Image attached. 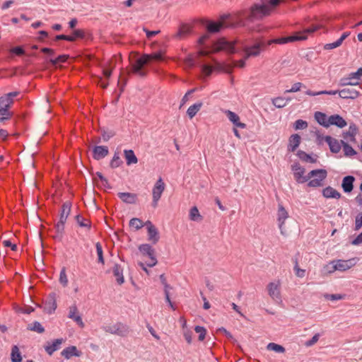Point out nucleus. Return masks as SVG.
Masks as SVG:
<instances>
[{
  "label": "nucleus",
  "mask_w": 362,
  "mask_h": 362,
  "mask_svg": "<svg viewBox=\"0 0 362 362\" xmlns=\"http://www.w3.org/2000/svg\"><path fill=\"white\" fill-rule=\"evenodd\" d=\"M267 42L264 40H257L252 45H241L238 47L235 42H230L225 39H220L217 42V49L223 50L228 54L238 53L241 50L245 52V59L251 57H257L261 52L267 47Z\"/></svg>",
  "instance_id": "nucleus-1"
},
{
  "label": "nucleus",
  "mask_w": 362,
  "mask_h": 362,
  "mask_svg": "<svg viewBox=\"0 0 362 362\" xmlns=\"http://www.w3.org/2000/svg\"><path fill=\"white\" fill-rule=\"evenodd\" d=\"M261 3L255 4L250 8L247 19L250 21L255 20H262L266 16L270 15L272 10L274 7L270 6L267 1L261 0Z\"/></svg>",
  "instance_id": "nucleus-2"
},
{
  "label": "nucleus",
  "mask_w": 362,
  "mask_h": 362,
  "mask_svg": "<svg viewBox=\"0 0 362 362\" xmlns=\"http://www.w3.org/2000/svg\"><path fill=\"white\" fill-rule=\"evenodd\" d=\"M356 264L355 259H350L347 260L338 259L332 261L326 266L329 273L334 272V271L344 272L354 267Z\"/></svg>",
  "instance_id": "nucleus-3"
},
{
  "label": "nucleus",
  "mask_w": 362,
  "mask_h": 362,
  "mask_svg": "<svg viewBox=\"0 0 362 362\" xmlns=\"http://www.w3.org/2000/svg\"><path fill=\"white\" fill-rule=\"evenodd\" d=\"M149 62L150 55L148 54L142 55L136 59L134 64L132 65V71L141 77H145L147 74V71L144 69V66Z\"/></svg>",
  "instance_id": "nucleus-4"
},
{
  "label": "nucleus",
  "mask_w": 362,
  "mask_h": 362,
  "mask_svg": "<svg viewBox=\"0 0 362 362\" xmlns=\"http://www.w3.org/2000/svg\"><path fill=\"white\" fill-rule=\"evenodd\" d=\"M138 249L142 255L148 257L149 260L146 262L147 267H153L157 264L158 261L156 257L155 250L150 244H141Z\"/></svg>",
  "instance_id": "nucleus-5"
},
{
  "label": "nucleus",
  "mask_w": 362,
  "mask_h": 362,
  "mask_svg": "<svg viewBox=\"0 0 362 362\" xmlns=\"http://www.w3.org/2000/svg\"><path fill=\"white\" fill-rule=\"evenodd\" d=\"M230 15L223 14L222 16H221V23H217L214 21H207L206 24L207 31L209 33H217L220 32L221 28L223 27L232 26V24L226 22V21L228 19Z\"/></svg>",
  "instance_id": "nucleus-6"
},
{
  "label": "nucleus",
  "mask_w": 362,
  "mask_h": 362,
  "mask_svg": "<svg viewBox=\"0 0 362 362\" xmlns=\"http://www.w3.org/2000/svg\"><path fill=\"white\" fill-rule=\"evenodd\" d=\"M106 332L117 334L120 337L126 336L129 332V327L121 322H117L114 325H108L103 327Z\"/></svg>",
  "instance_id": "nucleus-7"
},
{
  "label": "nucleus",
  "mask_w": 362,
  "mask_h": 362,
  "mask_svg": "<svg viewBox=\"0 0 362 362\" xmlns=\"http://www.w3.org/2000/svg\"><path fill=\"white\" fill-rule=\"evenodd\" d=\"M45 314L52 315L57 308L56 293L52 292L40 306Z\"/></svg>",
  "instance_id": "nucleus-8"
},
{
  "label": "nucleus",
  "mask_w": 362,
  "mask_h": 362,
  "mask_svg": "<svg viewBox=\"0 0 362 362\" xmlns=\"http://www.w3.org/2000/svg\"><path fill=\"white\" fill-rule=\"evenodd\" d=\"M306 40V37H305V36L299 37L297 35H295V33H294L291 36L281 37H278V38H275L272 40H269L267 42V45H268V46L273 43L284 45V44H286L288 42H296V41H303V40Z\"/></svg>",
  "instance_id": "nucleus-9"
},
{
  "label": "nucleus",
  "mask_w": 362,
  "mask_h": 362,
  "mask_svg": "<svg viewBox=\"0 0 362 362\" xmlns=\"http://www.w3.org/2000/svg\"><path fill=\"white\" fill-rule=\"evenodd\" d=\"M145 226H146L148 232V240L151 242L152 244H156L160 239L158 229L150 221H147Z\"/></svg>",
  "instance_id": "nucleus-10"
},
{
  "label": "nucleus",
  "mask_w": 362,
  "mask_h": 362,
  "mask_svg": "<svg viewBox=\"0 0 362 362\" xmlns=\"http://www.w3.org/2000/svg\"><path fill=\"white\" fill-rule=\"evenodd\" d=\"M269 296L276 302L281 301L279 283L271 282L267 285Z\"/></svg>",
  "instance_id": "nucleus-11"
},
{
  "label": "nucleus",
  "mask_w": 362,
  "mask_h": 362,
  "mask_svg": "<svg viewBox=\"0 0 362 362\" xmlns=\"http://www.w3.org/2000/svg\"><path fill=\"white\" fill-rule=\"evenodd\" d=\"M109 153V150L106 146H95L93 148V158L99 160L104 158Z\"/></svg>",
  "instance_id": "nucleus-12"
},
{
  "label": "nucleus",
  "mask_w": 362,
  "mask_h": 362,
  "mask_svg": "<svg viewBox=\"0 0 362 362\" xmlns=\"http://www.w3.org/2000/svg\"><path fill=\"white\" fill-rule=\"evenodd\" d=\"M71 206L72 204L70 202H65L63 203L60 210L59 221L66 222V220L71 213Z\"/></svg>",
  "instance_id": "nucleus-13"
},
{
  "label": "nucleus",
  "mask_w": 362,
  "mask_h": 362,
  "mask_svg": "<svg viewBox=\"0 0 362 362\" xmlns=\"http://www.w3.org/2000/svg\"><path fill=\"white\" fill-rule=\"evenodd\" d=\"M356 179L353 175L345 176L341 182V187L345 193H350L354 189V182Z\"/></svg>",
  "instance_id": "nucleus-14"
},
{
  "label": "nucleus",
  "mask_w": 362,
  "mask_h": 362,
  "mask_svg": "<svg viewBox=\"0 0 362 362\" xmlns=\"http://www.w3.org/2000/svg\"><path fill=\"white\" fill-rule=\"evenodd\" d=\"M277 216L279 229L281 230V234H284L283 225L285 220L288 217V214L282 204H279Z\"/></svg>",
  "instance_id": "nucleus-15"
},
{
  "label": "nucleus",
  "mask_w": 362,
  "mask_h": 362,
  "mask_svg": "<svg viewBox=\"0 0 362 362\" xmlns=\"http://www.w3.org/2000/svg\"><path fill=\"white\" fill-rule=\"evenodd\" d=\"M325 141L329 145L330 151L332 153H337L340 151L341 144L337 139L332 137L331 136H325Z\"/></svg>",
  "instance_id": "nucleus-16"
},
{
  "label": "nucleus",
  "mask_w": 362,
  "mask_h": 362,
  "mask_svg": "<svg viewBox=\"0 0 362 362\" xmlns=\"http://www.w3.org/2000/svg\"><path fill=\"white\" fill-rule=\"evenodd\" d=\"M360 95L359 91L354 88H344L339 92V95L343 99H355Z\"/></svg>",
  "instance_id": "nucleus-17"
},
{
  "label": "nucleus",
  "mask_w": 362,
  "mask_h": 362,
  "mask_svg": "<svg viewBox=\"0 0 362 362\" xmlns=\"http://www.w3.org/2000/svg\"><path fill=\"white\" fill-rule=\"evenodd\" d=\"M226 115L228 117V119L236 127L241 129L246 128V124L245 123H243L240 122V117L235 113L234 112H232L230 110H226Z\"/></svg>",
  "instance_id": "nucleus-18"
},
{
  "label": "nucleus",
  "mask_w": 362,
  "mask_h": 362,
  "mask_svg": "<svg viewBox=\"0 0 362 362\" xmlns=\"http://www.w3.org/2000/svg\"><path fill=\"white\" fill-rule=\"evenodd\" d=\"M322 196L326 199H337L341 198V194L334 188L331 186L326 187L322 191Z\"/></svg>",
  "instance_id": "nucleus-19"
},
{
  "label": "nucleus",
  "mask_w": 362,
  "mask_h": 362,
  "mask_svg": "<svg viewBox=\"0 0 362 362\" xmlns=\"http://www.w3.org/2000/svg\"><path fill=\"white\" fill-rule=\"evenodd\" d=\"M117 196L123 202L129 204H135L137 200V194L134 193L119 192Z\"/></svg>",
  "instance_id": "nucleus-20"
},
{
  "label": "nucleus",
  "mask_w": 362,
  "mask_h": 362,
  "mask_svg": "<svg viewBox=\"0 0 362 362\" xmlns=\"http://www.w3.org/2000/svg\"><path fill=\"white\" fill-rule=\"evenodd\" d=\"M301 138L298 134H292L288 139V151L294 152L300 144Z\"/></svg>",
  "instance_id": "nucleus-21"
},
{
  "label": "nucleus",
  "mask_w": 362,
  "mask_h": 362,
  "mask_svg": "<svg viewBox=\"0 0 362 362\" xmlns=\"http://www.w3.org/2000/svg\"><path fill=\"white\" fill-rule=\"evenodd\" d=\"M165 189V183L161 177L156 182L152 190L153 197L160 199L161 195Z\"/></svg>",
  "instance_id": "nucleus-22"
},
{
  "label": "nucleus",
  "mask_w": 362,
  "mask_h": 362,
  "mask_svg": "<svg viewBox=\"0 0 362 362\" xmlns=\"http://www.w3.org/2000/svg\"><path fill=\"white\" fill-rule=\"evenodd\" d=\"M291 170L293 171V176L298 183H300L302 177L305 172V169L300 166L298 163H295L291 165Z\"/></svg>",
  "instance_id": "nucleus-23"
},
{
  "label": "nucleus",
  "mask_w": 362,
  "mask_h": 362,
  "mask_svg": "<svg viewBox=\"0 0 362 362\" xmlns=\"http://www.w3.org/2000/svg\"><path fill=\"white\" fill-rule=\"evenodd\" d=\"M65 222L58 221L54 225V228L56 231V234L52 236L53 239L61 242L64 238V229H65Z\"/></svg>",
  "instance_id": "nucleus-24"
},
{
  "label": "nucleus",
  "mask_w": 362,
  "mask_h": 362,
  "mask_svg": "<svg viewBox=\"0 0 362 362\" xmlns=\"http://www.w3.org/2000/svg\"><path fill=\"white\" fill-rule=\"evenodd\" d=\"M112 273L116 278V281L119 285H122L124 282L123 276V268L117 263H115L112 268Z\"/></svg>",
  "instance_id": "nucleus-25"
},
{
  "label": "nucleus",
  "mask_w": 362,
  "mask_h": 362,
  "mask_svg": "<svg viewBox=\"0 0 362 362\" xmlns=\"http://www.w3.org/2000/svg\"><path fill=\"white\" fill-rule=\"evenodd\" d=\"M334 125L343 128L347 125L346 120L339 115H332L329 117V126Z\"/></svg>",
  "instance_id": "nucleus-26"
},
{
  "label": "nucleus",
  "mask_w": 362,
  "mask_h": 362,
  "mask_svg": "<svg viewBox=\"0 0 362 362\" xmlns=\"http://www.w3.org/2000/svg\"><path fill=\"white\" fill-rule=\"evenodd\" d=\"M316 121L324 127H329V117H327V115L322 112H315L314 115Z\"/></svg>",
  "instance_id": "nucleus-27"
},
{
  "label": "nucleus",
  "mask_w": 362,
  "mask_h": 362,
  "mask_svg": "<svg viewBox=\"0 0 362 362\" xmlns=\"http://www.w3.org/2000/svg\"><path fill=\"white\" fill-rule=\"evenodd\" d=\"M64 341L63 339H57L52 344L48 343L47 346H45V349L46 352L49 355H52V354L59 349L60 345Z\"/></svg>",
  "instance_id": "nucleus-28"
},
{
  "label": "nucleus",
  "mask_w": 362,
  "mask_h": 362,
  "mask_svg": "<svg viewBox=\"0 0 362 362\" xmlns=\"http://www.w3.org/2000/svg\"><path fill=\"white\" fill-rule=\"evenodd\" d=\"M327 176V171L326 170V173L320 174L318 176H317V178H314L308 181V186L310 187H322L323 185V181L326 179Z\"/></svg>",
  "instance_id": "nucleus-29"
},
{
  "label": "nucleus",
  "mask_w": 362,
  "mask_h": 362,
  "mask_svg": "<svg viewBox=\"0 0 362 362\" xmlns=\"http://www.w3.org/2000/svg\"><path fill=\"white\" fill-rule=\"evenodd\" d=\"M358 129L356 124L354 123H351L349 125V131L343 132L342 136H343L344 139H347L348 136H349L350 141L354 142L356 141L355 136L358 133Z\"/></svg>",
  "instance_id": "nucleus-30"
},
{
  "label": "nucleus",
  "mask_w": 362,
  "mask_h": 362,
  "mask_svg": "<svg viewBox=\"0 0 362 362\" xmlns=\"http://www.w3.org/2000/svg\"><path fill=\"white\" fill-rule=\"evenodd\" d=\"M296 156L304 162L310 163H315L317 162V156L315 155V158L311 155L308 154L306 152L298 150L297 151Z\"/></svg>",
  "instance_id": "nucleus-31"
},
{
  "label": "nucleus",
  "mask_w": 362,
  "mask_h": 362,
  "mask_svg": "<svg viewBox=\"0 0 362 362\" xmlns=\"http://www.w3.org/2000/svg\"><path fill=\"white\" fill-rule=\"evenodd\" d=\"M62 356H64L66 359H69L71 356H79L80 352L77 350L75 346H70L66 349H64L62 353Z\"/></svg>",
  "instance_id": "nucleus-32"
},
{
  "label": "nucleus",
  "mask_w": 362,
  "mask_h": 362,
  "mask_svg": "<svg viewBox=\"0 0 362 362\" xmlns=\"http://www.w3.org/2000/svg\"><path fill=\"white\" fill-rule=\"evenodd\" d=\"M124 158L126 159V162H127V165H130L132 164H136L138 162V159L134 152L133 150L132 149H129V150H127L125 149L124 151Z\"/></svg>",
  "instance_id": "nucleus-33"
},
{
  "label": "nucleus",
  "mask_w": 362,
  "mask_h": 362,
  "mask_svg": "<svg viewBox=\"0 0 362 362\" xmlns=\"http://www.w3.org/2000/svg\"><path fill=\"white\" fill-rule=\"evenodd\" d=\"M326 173V170L325 169H315L310 171L307 175H303L300 183H304L305 182L310 181V179L313 177H317L320 174Z\"/></svg>",
  "instance_id": "nucleus-34"
},
{
  "label": "nucleus",
  "mask_w": 362,
  "mask_h": 362,
  "mask_svg": "<svg viewBox=\"0 0 362 362\" xmlns=\"http://www.w3.org/2000/svg\"><path fill=\"white\" fill-rule=\"evenodd\" d=\"M321 25H312L310 27L304 29L303 31L295 33V35H297L299 37L305 36L306 37V40L308 39V35L314 33L315 31L320 29Z\"/></svg>",
  "instance_id": "nucleus-35"
},
{
  "label": "nucleus",
  "mask_w": 362,
  "mask_h": 362,
  "mask_svg": "<svg viewBox=\"0 0 362 362\" xmlns=\"http://www.w3.org/2000/svg\"><path fill=\"white\" fill-rule=\"evenodd\" d=\"M203 103L202 102H198L189 107V108L187 110V114L189 116V117L190 119L193 118L198 112V111H199Z\"/></svg>",
  "instance_id": "nucleus-36"
},
{
  "label": "nucleus",
  "mask_w": 362,
  "mask_h": 362,
  "mask_svg": "<svg viewBox=\"0 0 362 362\" xmlns=\"http://www.w3.org/2000/svg\"><path fill=\"white\" fill-rule=\"evenodd\" d=\"M246 59H245V55L243 59H240L239 61H235V60L233 61L231 65L228 64V65L226 66L225 71L228 73V74H230L231 71H232L233 68L235 67V66H238V67H240V68L245 67Z\"/></svg>",
  "instance_id": "nucleus-37"
},
{
  "label": "nucleus",
  "mask_w": 362,
  "mask_h": 362,
  "mask_svg": "<svg viewBox=\"0 0 362 362\" xmlns=\"http://www.w3.org/2000/svg\"><path fill=\"white\" fill-rule=\"evenodd\" d=\"M75 220L78 226L81 228H87L88 230L91 228V223L89 220L86 219L81 215L78 214L75 216Z\"/></svg>",
  "instance_id": "nucleus-38"
},
{
  "label": "nucleus",
  "mask_w": 362,
  "mask_h": 362,
  "mask_svg": "<svg viewBox=\"0 0 362 362\" xmlns=\"http://www.w3.org/2000/svg\"><path fill=\"white\" fill-rule=\"evenodd\" d=\"M11 359L12 362H21L22 361L21 354L16 345L13 346L11 349Z\"/></svg>",
  "instance_id": "nucleus-39"
},
{
  "label": "nucleus",
  "mask_w": 362,
  "mask_h": 362,
  "mask_svg": "<svg viewBox=\"0 0 362 362\" xmlns=\"http://www.w3.org/2000/svg\"><path fill=\"white\" fill-rule=\"evenodd\" d=\"M191 32L190 28H189L186 24H182L175 34V37L177 38H182L185 36L189 34Z\"/></svg>",
  "instance_id": "nucleus-40"
},
{
  "label": "nucleus",
  "mask_w": 362,
  "mask_h": 362,
  "mask_svg": "<svg viewBox=\"0 0 362 362\" xmlns=\"http://www.w3.org/2000/svg\"><path fill=\"white\" fill-rule=\"evenodd\" d=\"M13 103V99L7 97L6 95H3L0 97V107L6 108L7 110H9L11 105Z\"/></svg>",
  "instance_id": "nucleus-41"
},
{
  "label": "nucleus",
  "mask_w": 362,
  "mask_h": 362,
  "mask_svg": "<svg viewBox=\"0 0 362 362\" xmlns=\"http://www.w3.org/2000/svg\"><path fill=\"white\" fill-rule=\"evenodd\" d=\"M15 310L17 314H23V315H29L33 311H34V308L29 305L24 306H15Z\"/></svg>",
  "instance_id": "nucleus-42"
},
{
  "label": "nucleus",
  "mask_w": 362,
  "mask_h": 362,
  "mask_svg": "<svg viewBox=\"0 0 362 362\" xmlns=\"http://www.w3.org/2000/svg\"><path fill=\"white\" fill-rule=\"evenodd\" d=\"M123 163L122 160L120 158L119 152H115L110 163V166L111 168H117L120 166Z\"/></svg>",
  "instance_id": "nucleus-43"
},
{
  "label": "nucleus",
  "mask_w": 362,
  "mask_h": 362,
  "mask_svg": "<svg viewBox=\"0 0 362 362\" xmlns=\"http://www.w3.org/2000/svg\"><path fill=\"white\" fill-rule=\"evenodd\" d=\"M27 329L28 330L33 331L40 334L43 333L45 332V328L37 321H35L32 324H29L28 325Z\"/></svg>",
  "instance_id": "nucleus-44"
},
{
  "label": "nucleus",
  "mask_w": 362,
  "mask_h": 362,
  "mask_svg": "<svg viewBox=\"0 0 362 362\" xmlns=\"http://www.w3.org/2000/svg\"><path fill=\"white\" fill-rule=\"evenodd\" d=\"M359 82L358 81H354L353 78H351V76L350 74L346 78H341L339 80V86H356L358 85Z\"/></svg>",
  "instance_id": "nucleus-45"
},
{
  "label": "nucleus",
  "mask_w": 362,
  "mask_h": 362,
  "mask_svg": "<svg viewBox=\"0 0 362 362\" xmlns=\"http://www.w3.org/2000/svg\"><path fill=\"white\" fill-rule=\"evenodd\" d=\"M145 223H143L142 221L138 218H133L129 221V226L134 228L136 230L141 229Z\"/></svg>",
  "instance_id": "nucleus-46"
},
{
  "label": "nucleus",
  "mask_w": 362,
  "mask_h": 362,
  "mask_svg": "<svg viewBox=\"0 0 362 362\" xmlns=\"http://www.w3.org/2000/svg\"><path fill=\"white\" fill-rule=\"evenodd\" d=\"M267 349L270 351H274L277 353H284L285 352V348L281 345L271 342L269 343L267 346Z\"/></svg>",
  "instance_id": "nucleus-47"
},
{
  "label": "nucleus",
  "mask_w": 362,
  "mask_h": 362,
  "mask_svg": "<svg viewBox=\"0 0 362 362\" xmlns=\"http://www.w3.org/2000/svg\"><path fill=\"white\" fill-rule=\"evenodd\" d=\"M69 37L72 39L70 42H74L76 39H83L85 37V32L81 29H76L74 30L72 35H69Z\"/></svg>",
  "instance_id": "nucleus-48"
},
{
  "label": "nucleus",
  "mask_w": 362,
  "mask_h": 362,
  "mask_svg": "<svg viewBox=\"0 0 362 362\" xmlns=\"http://www.w3.org/2000/svg\"><path fill=\"white\" fill-rule=\"evenodd\" d=\"M96 252L98 255V262L102 264H105V259L103 257V247L100 243L95 244Z\"/></svg>",
  "instance_id": "nucleus-49"
},
{
  "label": "nucleus",
  "mask_w": 362,
  "mask_h": 362,
  "mask_svg": "<svg viewBox=\"0 0 362 362\" xmlns=\"http://www.w3.org/2000/svg\"><path fill=\"white\" fill-rule=\"evenodd\" d=\"M272 103L277 108H282L286 105V101H285V98L284 97L273 98Z\"/></svg>",
  "instance_id": "nucleus-50"
},
{
  "label": "nucleus",
  "mask_w": 362,
  "mask_h": 362,
  "mask_svg": "<svg viewBox=\"0 0 362 362\" xmlns=\"http://www.w3.org/2000/svg\"><path fill=\"white\" fill-rule=\"evenodd\" d=\"M189 218L194 221H197L202 219L201 215L197 206H193L191 208L189 211Z\"/></svg>",
  "instance_id": "nucleus-51"
},
{
  "label": "nucleus",
  "mask_w": 362,
  "mask_h": 362,
  "mask_svg": "<svg viewBox=\"0 0 362 362\" xmlns=\"http://www.w3.org/2000/svg\"><path fill=\"white\" fill-rule=\"evenodd\" d=\"M69 55L67 54H61L59 55L55 59H50L49 62L53 66H56L57 64L59 63H64L66 62V60L69 59Z\"/></svg>",
  "instance_id": "nucleus-52"
},
{
  "label": "nucleus",
  "mask_w": 362,
  "mask_h": 362,
  "mask_svg": "<svg viewBox=\"0 0 362 362\" xmlns=\"http://www.w3.org/2000/svg\"><path fill=\"white\" fill-rule=\"evenodd\" d=\"M293 261L294 262L293 269L295 271L296 275L298 277H300V278L303 277L305 274V270L301 269L299 268L298 263V259L296 257L293 259Z\"/></svg>",
  "instance_id": "nucleus-53"
},
{
  "label": "nucleus",
  "mask_w": 362,
  "mask_h": 362,
  "mask_svg": "<svg viewBox=\"0 0 362 362\" xmlns=\"http://www.w3.org/2000/svg\"><path fill=\"white\" fill-rule=\"evenodd\" d=\"M12 116V113L6 108L0 107V122H4L9 119Z\"/></svg>",
  "instance_id": "nucleus-54"
},
{
  "label": "nucleus",
  "mask_w": 362,
  "mask_h": 362,
  "mask_svg": "<svg viewBox=\"0 0 362 362\" xmlns=\"http://www.w3.org/2000/svg\"><path fill=\"white\" fill-rule=\"evenodd\" d=\"M343 151L346 157H351L357 154V152L349 144H345Z\"/></svg>",
  "instance_id": "nucleus-55"
},
{
  "label": "nucleus",
  "mask_w": 362,
  "mask_h": 362,
  "mask_svg": "<svg viewBox=\"0 0 362 362\" xmlns=\"http://www.w3.org/2000/svg\"><path fill=\"white\" fill-rule=\"evenodd\" d=\"M194 331L199 334V340L202 341L206 337V330L204 327L202 326H195Z\"/></svg>",
  "instance_id": "nucleus-56"
},
{
  "label": "nucleus",
  "mask_w": 362,
  "mask_h": 362,
  "mask_svg": "<svg viewBox=\"0 0 362 362\" xmlns=\"http://www.w3.org/2000/svg\"><path fill=\"white\" fill-rule=\"evenodd\" d=\"M293 127L296 130L306 129L308 127V122L300 119H297L293 124Z\"/></svg>",
  "instance_id": "nucleus-57"
},
{
  "label": "nucleus",
  "mask_w": 362,
  "mask_h": 362,
  "mask_svg": "<svg viewBox=\"0 0 362 362\" xmlns=\"http://www.w3.org/2000/svg\"><path fill=\"white\" fill-rule=\"evenodd\" d=\"M59 281L64 287L67 286L68 279L66 274V269L64 267H63L60 272Z\"/></svg>",
  "instance_id": "nucleus-58"
},
{
  "label": "nucleus",
  "mask_w": 362,
  "mask_h": 362,
  "mask_svg": "<svg viewBox=\"0 0 362 362\" xmlns=\"http://www.w3.org/2000/svg\"><path fill=\"white\" fill-rule=\"evenodd\" d=\"M124 72H122L120 74V76H119V81H118V86L120 88V93L122 92H123L124 90V88L127 84V77H124Z\"/></svg>",
  "instance_id": "nucleus-59"
},
{
  "label": "nucleus",
  "mask_w": 362,
  "mask_h": 362,
  "mask_svg": "<svg viewBox=\"0 0 362 362\" xmlns=\"http://www.w3.org/2000/svg\"><path fill=\"white\" fill-rule=\"evenodd\" d=\"M149 55H150V62L151 61L160 62L164 59L163 54L161 51L153 52Z\"/></svg>",
  "instance_id": "nucleus-60"
},
{
  "label": "nucleus",
  "mask_w": 362,
  "mask_h": 362,
  "mask_svg": "<svg viewBox=\"0 0 362 362\" xmlns=\"http://www.w3.org/2000/svg\"><path fill=\"white\" fill-rule=\"evenodd\" d=\"M10 52L17 56H23L25 54V49L22 46H16L11 48Z\"/></svg>",
  "instance_id": "nucleus-61"
},
{
  "label": "nucleus",
  "mask_w": 362,
  "mask_h": 362,
  "mask_svg": "<svg viewBox=\"0 0 362 362\" xmlns=\"http://www.w3.org/2000/svg\"><path fill=\"white\" fill-rule=\"evenodd\" d=\"M101 135L103 137V140L104 141H107L115 135V133L114 131H112V130H110V131L102 130Z\"/></svg>",
  "instance_id": "nucleus-62"
},
{
  "label": "nucleus",
  "mask_w": 362,
  "mask_h": 362,
  "mask_svg": "<svg viewBox=\"0 0 362 362\" xmlns=\"http://www.w3.org/2000/svg\"><path fill=\"white\" fill-rule=\"evenodd\" d=\"M303 86V85L302 83H300V82L295 83L290 89L286 90L285 91V93H295V92L299 91V90H300V88H302Z\"/></svg>",
  "instance_id": "nucleus-63"
},
{
  "label": "nucleus",
  "mask_w": 362,
  "mask_h": 362,
  "mask_svg": "<svg viewBox=\"0 0 362 362\" xmlns=\"http://www.w3.org/2000/svg\"><path fill=\"white\" fill-rule=\"evenodd\" d=\"M362 227V212L358 214L355 220V230H358Z\"/></svg>",
  "instance_id": "nucleus-64"
}]
</instances>
